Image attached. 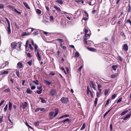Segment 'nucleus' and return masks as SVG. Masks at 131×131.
Returning a JSON list of instances; mask_svg holds the SVG:
<instances>
[{
  "label": "nucleus",
  "mask_w": 131,
  "mask_h": 131,
  "mask_svg": "<svg viewBox=\"0 0 131 131\" xmlns=\"http://www.w3.org/2000/svg\"><path fill=\"white\" fill-rule=\"evenodd\" d=\"M90 86L92 88L94 89L95 90V87L94 86V84L92 81H91L90 83Z\"/></svg>",
  "instance_id": "obj_9"
},
{
  "label": "nucleus",
  "mask_w": 131,
  "mask_h": 131,
  "mask_svg": "<svg viewBox=\"0 0 131 131\" xmlns=\"http://www.w3.org/2000/svg\"><path fill=\"white\" fill-rule=\"evenodd\" d=\"M40 99L41 100V102L42 103H45L46 102V100L43 98L40 97Z\"/></svg>",
  "instance_id": "obj_27"
},
{
  "label": "nucleus",
  "mask_w": 131,
  "mask_h": 131,
  "mask_svg": "<svg viewBox=\"0 0 131 131\" xmlns=\"http://www.w3.org/2000/svg\"><path fill=\"white\" fill-rule=\"evenodd\" d=\"M12 103L9 102V103L8 108L9 110L10 111L12 110Z\"/></svg>",
  "instance_id": "obj_17"
},
{
  "label": "nucleus",
  "mask_w": 131,
  "mask_h": 131,
  "mask_svg": "<svg viewBox=\"0 0 131 131\" xmlns=\"http://www.w3.org/2000/svg\"><path fill=\"white\" fill-rule=\"evenodd\" d=\"M32 60H31L29 61H28L27 62L28 63V64L30 66H31L32 65Z\"/></svg>",
  "instance_id": "obj_40"
},
{
  "label": "nucleus",
  "mask_w": 131,
  "mask_h": 131,
  "mask_svg": "<svg viewBox=\"0 0 131 131\" xmlns=\"http://www.w3.org/2000/svg\"><path fill=\"white\" fill-rule=\"evenodd\" d=\"M90 91H91L90 89L89 86H88L87 87V94H89V92H90Z\"/></svg>",
  "instance_id": "obj_31"
},
{
  "label": "nucleus",
  "mask_w": 131,
  "mask_h": 131,
  "mask_svg": "<svg viewBox=\"0 0 131 131\" xmlns=\"http://www.w3.org/2000/svg\"><path fill=\"white\" fill-rule=\"evenodd\" d=\"M36 88V87L35 86H33L31 87V90H33L35 89Z\"/></svg>",
  "instance_id": "obj_63"
},
{
  "label": "nucleus",
  "mask_w": 131,
  "mask_h": 131,
  "mask_svg": "<svg viewBox=\"0 0 131 131\" xmlns=\"http://www.w3.org/2000/svg\"><path fill=\"white\" fill-rule=\"evenodd\" d=\"M39 122L38 121L34 122V125L35 126H38L39 125Z\"/></svg>",
  "instance_id": "obj_23"
},
{
  "label": "nucleus",
  "mask_w": 131,
  "mask_h": 131,
  "mask_svg": "<svg viewBox=\"0 0 131 131\" xmlns=\"http://www.w3.org/2000/svg\"><path fill=\"white\" fill-rule=\"evenodd\" d=\"M5 100H3L0 103V106L3 104V103L4 102Z\"/></svg>",
  "instance_id": "obj_61"
},
{
  "label": "nucleus",
  "mask_w": 131,
  "mask_h": 131,
  "mask_svg": "<svg viewBox=\"0 0 131 131\" xmlns=\"http://www.w3.org/2000/svg\"><path fill=\"white\" fill-rule=\"evenodd\" d=\"M128 7L129 8L128 10V12H129L131 10V7L130 5V4H129L128 5Z\"/></svg>",
  "instance_id": "obj_44"
},
{
  "label": "nucleus",
  "mask_w": 131,
  "mask_h": 131,
  "mask_svg": "<svg viewBox=\"0 0 131 131\" xmlns=\"http://www.w3.org/2000/svg\"><path fill=\"white\" fill-rule=\"evenodd\" d=\"M54 8L58 11H60L61 10L60 9L59 7L55 5L54 6Z\"/></svg>",
  "instance_id": "obj_22"
},
{
  "label": "nucleus",
  "mask_w": 131,
  "mask_h": 131,
  "mask_svg": "<svg viewBox=\"0 0 131 131\" xmlns=\"http://www.w3.org/2000/svg\"><path fill=\"white\" fill-rule=\"evenodd\" d=\"M56 93V91L54 89H52L51 90L50 93L51 95L52 96L54 95Z\"/></svg>",
  "instance_id": "obj_4"
},
{
  "label": "nucleus",
  "mask_w": 131,
  "mask_h": 131,
  "mask_svg": "<svg viewBox=\"0 0 131 131\" xmlns=\"http://www.w3.org/2000/svg\"><path fill=\"white\" fill-rule=\"evenodd\" d=\"M15 25L17 29H19V27L18 26V25L16 23H15Z\"/></svg>",
  "instance_id": "obj_64"
},
{
  "label": "nucleus",
  "mask_w": 131,
  "mask_h": 131,
  "mask_svg": "<svg viewBox=\"0 0 131 131\" xmlns=\"http://www.w3.org/2000/svg\"><path fill=\"white\" fill-rule=\"evenodd\" d=\"M122 98H119L117 101V103H118L122 101Z\"/></svg>",
  "instance_id": "obj_59"
},
{
  "label": "nucleus",
  "mask_w": 131,
  "mask_h": 131,
  "mask_svg": "<svg viewBox=\"0 0 131 131\" xmlns=\"http://www.w3.org/2000/svg\"><path fill=\"white\" fill-rule=\"evenodd\" d=\"M11 47L12 49L16 48L17 45L16 42H14L11 43Z\"/></svg>",
  "instance_id": "obj_3"
},
{
  "label": "nucleus",
  "mask_w": 131,
  "mask_h": 131,
  "mask_svg": "<svg viewBox=\"0 0 131 131\" xmlns=\"http://www.w3.org/2000/svg\"><path fill=\"white\" fill-rule=\"evenodd\" d=\"M56 2L61 5L63 3V1L62 0H57Z\"/></svg>",
  "instance_id": "obj_20"
},
{
  "label": "nucleus",
  "mask_w": 131,
  "mask_h": 131,
  "mask_svg": "<svg viewBox=\"0 0 131 131\" xmlns=\"http://www.w3.org/2000/svg\"><path fill=\"white\" fill-rule=\"evenodd\" d=\"M131 115L130 114H128L127 115L124 117L123 118V119L124 120H126L128 118H129Z\"/></svg>",
  "instance_id": "obj_11"
},
{
  "label": "nucleus",
  "mask_w": 131,
  "mask_h": 131,
  "mask_svg": "<svg viewBox=\"0 0 131 131\" xmlns=\"http://www.w3.org/2000/svg\"><path fill=\"white\" fill-rule=\"evenodd\" d=\"M28 34L25 32H23L21 35V36H26Z\"/></svg>",
  "instance_id": "obj_41"
},
{
  "label": "nucleus",
  "mask_w": 131,
  "mask_h": 131,
  "mask_svg": "<svg viewBox=\"0 0 131 131\" xmlns=\"http://www.w3.org/2000/svg\"><path fill=\"white\" fill-rule=\"evenodd\" d=\"M64 123L66 122H68V123H70L71 122V120L68 118H67L64 120Z\"/></svg>",
  "instance_id": "obj_15"
},
{
  "label": "nucleus",
  "mask_w": 131,
  "mask_h": 131,
  "mask_svg": "<svg viewBox=\"0 0 131 131\" xmlns=\"http://www.w3.org/2000/svg\"><path fill=\"white\" fill-rule=\"evenodd\" d=\"M27 57H30V58L31 57H32L31 55L29 53H27Z\"/></svg>",
  "instance_id": "obj_58"
},
{
  "label": "nucleus",
  "mask_w": 131,
  "mask_h": 131,
  "mask_svg": "<svg viewBox=\"0 0 131 131\" xmlns=\"http://www.w3.org/2000/svg\"><path fill=\"white\" fill-rule=\"evenodd\" d=\"M9 63V62H8L7 61H5L4 64H5L4 66L3 67V68H4V67H6V66L8 65Z\"/></svg>",
  "instance_id": "obj_37"
},
{
  "label": "nucleus",
  "mask_w": 131,
  "mask_h": 131,
  "mask_svg": "<svg viewBox=\"0 0 131 131\" xmlns=\"http://www.w3.org/2000/svg\"><path fill=\"white\" fill-rule=\"evenodd\" d=\"M128 112V111L127 110H125V111H123L120 114V115L121 116H123L127 112Z\"/></svg>",
  "instance_id": "obj_19"
},
{
  "label": "nucleus",
  "mask_w": 131,
  "mask_h": 131,
  "mask_svg": "<svg viewBox=\"0 0 131 131\" xmlns=\"http://www.w3.org/2000/svg\"><path fill=\"white\" fill-rule=\"evenodd\" d=\"M33 82L34 83L36 84L37 85H38L39 84V83H38V81L37 80L36 81H33Z\"/></svg>",
  "instance_id": "obj_50"
},
{
  "label": "nucleus",
  "mask_w": 131,
  "mask_h": 131,
  "mask_svg": "<svg viewBox=\"0 0 131 131\" xmlns=\"http://www.w3.org/2000/svg\"><path fill=\"white\" fill-rule=\"evenodd\" d=\"M55 113L54 115V117H55L56 116V115H57L58 114L59 112V110L57 108H56L55 110Z\"/></svg>",
  "instance_id": "obj_18"
},
{
  "label": "nucleus",
  "mask_w": 131,
  "mask_h": 131,
  "mask_svg": "<svg viewBox=\"0 0 131 131\" xmlns=\"http://www.w3.org/2000/svg\"><path fill=\"white\" fill-rule=\"evenodd\" d=\"M88 49L90 51H96L95 48L92 47H88Z\"/></svg>",
  "instance_id": "obj_14"
},
{
  "label": "nucleus",
  "mask_w": 131,
  "mask_h": 131,
  "mask_svg": "<svg viewBox=\"0 0 131 131\" xmlns=\"http://www.w3.org/2000/svg\"><path fill=\"white\" fill-rule=\"evenodd\" d=\"M29 48L31 50H33V48L32 47L31 45V44H29Z\"/></svg>",
  "instance_id": "obj_51"
},
{
  "label": "nucleus",
  "mask_w": 131,
  "mask_h": 131,
  "mask_svg": "<svg viewBox=\"0 0 131 131\" xmlns=\"http://www.w3.org/2000/svg\"><path fill=\"white\" fill-rule=\"evenodd\" d=\"M118 67V66L117 65H114L112 66V68L115 71Z\"/></svg>",
  "instance_id": "obj_12"
},
{
  "label": "nucleus",
  "mask_w": 131,
  "mask_h": 131,
  "mask_svg": "<svg viewBox=\"0 0 131 131\" xmlns=\"http://www.w3.org/2000/svg\"><path fill=\"white\" fill-rule=\"evenodd\" d=\"M26 92L28 94H31L32 93V91L30 90L29 88H28L26 91Z\"/></svg>",
  "instance_id": "obj_13"
},
{
  "label": "nucleus",
  "mask_w": 131,
  "mask_h": 131,
  "mask_svg": "<svg viewBox=\"0 0 131 131\" xmlns=\"http://www.w3.org/2000/svg\"><path fill=\"white\" fill-rule=\"evenodd\" d=\"M45 83L47 85H50L51 82L48 81L47 80H45L44 81Z\"/></svg>",
  "instance_id": "obj_24"
},
{
  "label": "nucleus",
  "mask_w": 131,
  "mask_h": 131,
  "mask_svg": "<svg viewBox=\"0 0 131 131\" xmlns=\"http://www.w3.org/2000/svg\"><path fill=\"white\" fill-rule=\"evenodd\" d=\"M108 91L107 89L105 90V91L104 92V95H106L107 94H108Z\"/></svg>",
  "instance_id": "obj_39"
},
{
  "label": "nucleus",
  "mask_w": 131,
  "mask_h": 131,
  "mask_svg": "<svg viewBox=\"0 0 131 131\" xmlns=\"http://www.w3.org/2000/svg\"><path fill=\"white\" fill-rule=\"evenodd\" d=\"M97 100L98 98H95V100L94 102V105L95 107L96 106L97 103Z\"/></svg>",
  "instance_id": "obj_25"
},
{
  "label": "nucleus",
  "mask_w": 131,
  "mask_h": 131,
  "mask_svg": "<svg viewBox=\"0 0 131 131\" xmlns=\"http://www.w3.org/2000/svg\"><path fill=\"white\" fill-rule=\"evenodd\" d=\"M100 94L99 92H96V96L97 97H99V96H100L99 95Z\"/></svg>",
  "instance_id": "obj_62"
},
{
  "label": "nucleus",
  "mask_w": 131,
  "mask_h": 131,
  "mask_svg": "<svg viewBox=\"0 0 131 131\" xmlns=\"http://www.w3.org/2000/svg\"><path fill=\"white\" fill-rule=\"evenodd\" d=\"M6 30L7 31L8 34L9 35L10 34L11 32L10 25L8 26V27H7V29Z\"/></svg>",
  "instance_id": "obj_8"
},
{
  "label": "nucleus",
  "mask_w": 131,
  "mask_h": 131,
  "mask_svg": "<svg viewBox=\"0 0 131 131\" xmlns=\"http://www.w3.org/2000/svg\"><path fill=\"white\" fill-rule=\"evenodd\" d=\"M53 19V17L52 16H51L50 17V20L51 21H52Z\"/></svg>",
  "instance_id": "obj_60"
},
{
  "label": "nucleus",
  "mask_w": 131,
  "mask_h": 131,
  "mask_svg": "<svg viewBox=\"0 0 131 131\" xmlns=\"http://www.w3.org/2000/svg\"><path fill=\"white\" fill-rule=\"evenodd\" d=\"M14 10L18 14H21V13L20 12L18 11L16 9H14Z\"/></svg>",
  "instance_id": "obj_45"
},
{
  "label": "nucleus",
  "mask_w": 131,
  "mask_h": 131,
  "mask_svg": "<svg viewBox=\"0 0 131 131\" xmlns=\"http://www.w3.org/2000/svg\"><path fill=\"white\" fill-rule=\"evenodd\" d=\"M36 12L37 13L39 14H40L41 13V10L38 9H37L36 10Z\"/></svg>",
  "instance_id": "obj_30"
},
{
  "label": "nucleus",
  "mask_w": 131,
  "mask_h": 131,
  "mask_svg": "<svg viewBox=\"0 0 131 131\" xmlns=\"http://www.w3.org/2000/svg\"><path fill=\"white\" fill-rule=\"evenodd\" d=\"M39 110H40V111H45V109L44 108H38L35 110V112H38L39 111Z\"/></svg>",
  "instance_id": "obj_7"
},
{
  "label": "nucleus",
  "mask_w": 131,
  "mask_h": 131,
  "mask_svg": "<svg viewBox=\"0 0 131 131\" xmlns=\"http://www.w3.org/2000/svg\"><path fill=\"white\" fill-rule=\"evenodd\" d=\"M16 74L18 77H19V71L16 70Z\"/></svg>",
  "instance_id": "obj_29"
},
{
  "label": "nucleus",
  "mask_w": 131,
  "mask_h": 131,
  "mask_svg": "<svg viewBox=\"0 0 131 131\" xmlns=\"http://www.w3.org/2000/svg\"><path fill=\"white\" fill-rule=\"evenodd\" d=\"M88 38H84V42L86 44H87V41H86V40L88 39Z\"/></svg>",
  "instance_id": "obj_54"
},
{
  "label": "nucleus",
  "mask_w": 131,
  "mask_h": 131,
  "mask_svg": "<svg viewBox=\"0 0 131 131\" xmlns=\"http://www.w3.org/2000/svg\"><path fill=\"white\" fill-rule=\"evenodd\" d=\"M24 6L28 9H30V8L28 6V4L25 2H23Z\"/></svg>",
  "instance_id": "obj_16"
},
{
  "label": "nucleus",
  "mask_w": 131,
  "mask_h": 131,
  "mask_svg": "<svg viewBox=\"0 0 131 131\" xmlns=\"http://www.w3.org/2000/svg\"><path fill=\"white\" fill-rule=\"evenodd\" d=\"M60 101L62 102L63 103L67 104L68 101V99L67 97H62Z\"/></svg>",
  "instance_id": "obj_1"
},
{
  "label": "nucleus",
  "mask_w": 131,
  "mask_h": 131,
  "mask_svg": "<svg viewBox=\"0 0 131 131\" xmlns=\"http://www.w3.org/2000/svg\"><path fill=\"white\" fill-rule=\"evenodd\" d=\"M54 114L53 112H51L49 113V116L53 118L54 117H53V116Z\"/></svg>",
  "instance_id": "obj_26"
},
{
  "label": "nucleus",
  "mask_w": 131,
  "mask_h": 131,
  "mask_svg": "<svg viewBox=\"0 0 131 131\" xmlns=\"http://www.w3.org/2000/svg\"><path fill=\"white\" fill-rule=\"evenodd\" d=\"M7 108H8V105L6 104V105L5 107L4 108V112H6L7 111Z\"/></svg>",
  "instance_id": "obj_36"
},
{
  "label": "nucleus",
  "mask_w": 131,
  "mask_h": 131,
  "mask_svg": "<svg viewBox=\"0 0 131 131\" xmlns=\"http://www.w3.org/2000/svg\"><path fill=\"white\" fill-rule=\"evenodd\" d=\"M121 35L122 37H125V39L126 38V36L125 35V34L123 32H122L121 33Z\"/></svg>",
  "instance_id": "obj_55"
},
{
  "label": "nucleus",
  "mask_w": 131,
  "mask_h": 131,
  "mask_svg": "<svg viewBox=\"0 0 131 131\" xmlns=\"http://www.w3.org/2000/svg\"><path fill=\"white\" fill-rule=\"evenodd\" d=\"M90 35L89 34H85V38H88V37H89Z\"/></svg>",
  "instance_id": "obj_47"
},
{
  "label": "nucleus",
  "mask_w": 131,
  "mask_h": 131,
  "mask_svg": "<svg viewBox=\"0 0 131 131\" xmlns=\"http://www.w3.org/2000/svg\"><path fill=\"white\" fill-rule=\"evenodd\" d=\"M69 116V115H63L62 116H61L59 118V119H60L62 118H64V117L65 118V117H68Z\"/></svg>",
  "instance_id": "obj_21"
},
{
  "label": "nucleus",
  "mask_w": 131,
  "mask_h": 131,
  "mask_svg": "<svg viewBox=\"0 0 131 131\" xmlns=\"http://www.w3.org/2000/svg\"><path fill=\"white\" fill-rule=\"evenodd\" d=\"M79 56V53L77 51L76 52L75 54V56L76 57H78Z\"/></svg>",
  "instance_id": "obj_28"
},
{
  "label": "nucleus",
  "mask_w": 131,
  "mask_h": 131,
  "mask_svg": "<svg viewBox=\"0 0 131 131\" xmlns=\"http://www.w3.org/2000/svg\"><path fill=\"white\" fill-rule=\"evenodd\" d=\"M37 88L38 89L40 90H42V89L41 86H38L37 87Z\"/></svg>",
  "instance_id": "obj_57"
},
{
  "label": "nucleus",
  "mask_w": 131,
  "mask_h": 131,
  "mask_svg": "<svg viewBox=\"0 0 131 131\" xmlns=\"http://www.w3.org/2000/svg\"><path fill=\"white\" fill-rule=\"evenodd\" d=\"M116 95L115 94H113L112 95V97H111V99H114L115 97H116Z\"/></svg>",
  "instance_id": "obj_42"
},
{
  "label": "nucleus",
  "mask_w": 131,
  "mask_h": 131,
  "mask_svg": "<svg viewBox=\"0 0 131 131\" xmlns=\"http://www.w3.org/2000/svg\"><path fill=\"white\" fill-rule=\"evenodd\" d=\"M117 76V74H113L111 76V78H115Z\"/></svg>",
  "instance_id": "obj_33"
},
{
  "label": "nucleus",
  "mask_w": 131,
  "mask_h": 131,
  "mask_svg": "<svg viewBox=\"0 0 131 131\" xmlns=\"http://www.w3.org/2000/svg\"><path fill=\"white\" fill-rule=\"evenodd\" d=\"M42 91V90H37L36 91V92L38 94H40L41 93Z\"/></svg>",
  "instance_id": "obj_43"
},
{
  "label": "nucleus",
  "mask_w": 131,
  "mask_h": 131,
  "mask_svg": "<svg viewBox=\"0 0 131 131\" xmlns=\"http://www.w3.org/2000/svg\"><path fill=\"white\" fill-rule=\"evenodd\" d=\"M34 47L35 49V51L36 52V51H37V49L38 48V46L36 44L34 45Z\"/></svg>",
  "instance_id": "obj_38"
},
{
  "label": "nucleus",
  "mask_w": 131,
  "mask_h": 131,
  "mask_svg": "<svg viewBox=\"0 0 131 131\" xmlns=\"http://www.w3.org/2000/svg\"><path fill=\"white\" fill-rule=\"evenodd\" d=\"M56 40L58 41L59 42H63V40L61 39L58 38L56 39Z\"/></svg>",
  "instance_id": "obj_32"
},
{
  "label": "nucleus",
  "mask_w": 131,
  "mask_h": 131,
  "mask_svg": "<svg viewBox=\"0 0 131 131\" xmlns=\"http://www.w3.org/2000/svg\"><path fill=\"white\" fill-rule=\"evenodd\" d=\"M8 71H4V72H2V74H8Z\"/></svg>",
  "instance_id": "obj_35"
},
{
  "label": "nucleus",
  "mask_w": 131,
  "mask_h": 131,
  "mask_svg": "<svg viewBox=\"0 0 131 131\" xmlns=\"http://www.w3.org/2000/svg\"><path fill=\"white\" fill-rule=\"evenodd\" d=\"M10 91V90L9 88L5 89L4 90V92H9Z\"/></svg>",
  "instance_id": "obj_46"
},
{
  "label": "nucleus",
  "mask_w": 131,
  "mask_h": 131,
  "mask_svg": "<svg viewBox=\"0 0 131 131\" xmlns=\"http://www.w3.org/2000/svg\"><path fill=\"white\" fill-rule=\"evenodd\" d=\"M85 127V124H84L81 127L80 129V130H83L84 129Z\"/></svg>",
  "instance_id": "obj_34"
},
{
  "label": "nucleus",
  "mask_w": 131,
  "mask_h": 131,
  "mask_svg": "<svg viewBox=\"0 0 131 131\" xmlns=\"http://www.w3.org/2000/svg\"><path fill=\"white\" fill-rule=\"evenodd\" d=\"M110 100V99H108L107 100L105 105V106L106 105H107L108 104H109V102Z\"/></svg>",
  "instance_id": "obj_53"
},
{
  "label": "nucleus",
  "mask_w": 131,
  "mask_h": 131,
  "mask_svg": "<svg viewBox=\"0 0 131 131\" xmlns=\"http://www.w3.org/2000/svg\"><path fill=\"white\" fill-rule=\"evenodd\" d=\"M17 67L19 69H21L23 67V66L21 62H19L17 64Z\"/></svg>",
  "instance_id": "obj_10"
},
{
  "label": "nucleus",
  "mask_w": 131,
  "mask_h": 131,
  "mask_svg": "<svg viewBox=\"0 0 131 131\" xmlns=\"http://www.w3.org/2000/svg\"><path fill=\"white\" fill-rule=\"evenodd\" d=\"M35 53L38 60L40 61L41 59V54L39 52L38 49L37 50L36 53L35 52Z\"/></svg>",
  "instance_id": "obj_2"
},
{
  "label": "nucleus",
  "mask_w": 131,
  "mask_h": 131,
  "mask_svg": "<svg viewBox=\"0 0 131 131\" xmlns=\"http://www.w3.org/2000/svg\"><path fill=\"white\" fill-rule=\"evenodd\" d=\"M117 58H118V60L120 61H122V58L121 56H118V57Z\"/></svg>",
  "instance_id": "obj_48"
},
{
  "label": "nucleus",
  "mask_w": 131,
  "mask_h": 131,
  "mask_svg": "<svg viewBox=\"0 0 131 131\" xmlns=\"http://www.w3.org/2000/svg\"><path fill=\"white\" fill-rule=\"evenodd\" d=\"M22 106L23 109H25L27 107V103L26 102H25L22 104V105L20 106V107Z\"/></svg>",
  "instance_id": "obj_6"
},
{
  "label": "nucleus",
  "mask_w": 131,
  "mask_h": 131,
  "mask_svg": "<svg viewBox=\"0 0 131 131\" xmlns=\"http://www.w3.org/2000/svg\"><path fill=\"white\" fill-rule=\"evenodd\" d=\"M97 86L98 89H100V88H102V86L100 84H97Z\"/></svg>",
  "instance_id": "obj_52"
},
{
  "label": "nucleus",
  "mask_w": 131,
  "mask_h": 131,
  "mask_svg": "<svg viewBox=\"0 0 131 131\" xmlns=\"http://www.w3.org/2000/svg\"><path fill=\"white\" fill-rule=\"evenodd\" d=\"M123 49L125 51H127L128 50V46L126 44H125L123 46Z\"/></svg>",
  "instance_id": "obj_5"
},
{
  "label": "nucleus",
  "mask_w": 131,
  "mask_h": 131,
  "mask_svg": "<svg viewBox=\"0 0 131 131\" xmlns=\"http://www.w3.org/2000/svg\"><path fill=\"white\" fill-rule=\"evenodd\" d=\"M5 19H6V21H7V23H8V26H10V25L9 22L8 20L6 18H5Z\"/></svg>",
  "instance_id": "obj_56"
},
{
  "label": "nucleus",
  "mask_w": 131,
  "mask_h": 131,
  "mask_svg": "<svg viewBox=\"0 0 131 131\" xmlns=\"http://www.w3.org/2000/svg\"><path fill=\"white\" fill-rule=\"evenodd\" d=\"M26 125L28 127H29L30 128V129H33V128H32V127H31V126H29L28 124V123L26 122Z\"/></svg>",
  "instance_id": "obj_49"
}]
</instances>
